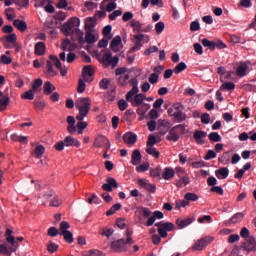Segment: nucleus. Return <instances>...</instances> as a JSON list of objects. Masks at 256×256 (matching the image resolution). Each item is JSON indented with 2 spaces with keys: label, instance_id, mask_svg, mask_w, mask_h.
I'll return each instance as SVG.
<instances>
[{
  "label": "nucleus",
  "instance_id": "nucleus-47",
  "mask_svg": "<svg viewBox=\"0 0 256 256\" xmlns=\"http://www.w3.org/2000/svg\"><path fill=\"white\" fill-rule=\"evenodd\" d=\"M61 233V228L57 229V227H50L48 229V236L49 237H57V235H60Z\"/></svg>",
  "mask_w": 256,
  "mask_h": 256
},
{
  "label": "nucleus",
  "instance_id": "nucleus-14",
  "mask_svg": "<svg viewBox=\"0 0 256 256\" xmlns=\"http://www.w3.org/2000/svg\"><path fill=\"white\" fill-rule=\"evenodd\" d=\"M177 123H183V121L187 120V114L183 112L181 109V105L178 104L176 111L174 112V116H172Z\"/></svg>",
  "mask_w": 256,
  "mask_h": 256
},
{
  "label": "nucleus",
  "instance_id": "nucleus-60",
  "mask_svg": "<svg viewBox=\"0 0 256 256\" xmlns=\"http://www.w3.org/2000/svg\"><path fill=\"white\" fill-rule=\"evenodd\" d=\"M34 153L37 155V157H41L43 153H45V147L43 145L37 146L34 150Z\"/></svg>",
  "mask_w": 256,
  "mask_h": 256
},
{
  "label": "nucleus",
  "instance_id": "nucleus-48",
  "mask_svg": "<svg viewBox=\"0 0 256 256\" xmlns=\"http://www.w3.org/2000/svg\"><path fill=\"white\" fill-rule=\"evenodd\" d=\"M155 31H156V33H158V35H161V33H163V31H165V22L160 21V22L156 23Z\"/></svg>",
  "mask_w": 256,
  "mask_h": 256
},
{
  "label": "nucleus",
  "instance_id": "nucleus-55",
  "mask_svg": "<svg viewBox=\"0 0 256 256\" xmlns=\"http://www.w3.org/2000/svg\"><path fill=\"white\" fill-rule=\"evenodd\" d=\"M200 119L201 123L204 125H209V123H211V115H209V113H203Z\"/></svg>",
  "mask_w": 256,
  "mask_h": 256
},
{
  "label": "nucleus",
  "instance_id": "nucleus-63",
  "mask_svg": "<svg viewBox=\"0 0 256 256\" xmlns=\"http://www.w3.org/2000/svg\"><path fill=\"white\" fill-rule=\"evenodd\" d=\"M122 20L127 23V21H133V12H125L122 16Z\"/></svg>",
  "mask_w": 256,
  "mask_h": 256
},
{
  "label": "nucleus",
  "instance_id": "nucleus-11",
  "mask_svg": "<svg viewBox=\"0 0 256 256\" xmlns=\"http://www.w3.org/2000/svg\"><path fill=\"white\" fill-rule=\"evenodd\" d=\"M111 248L116 253H122L123 251H127V243L125 242V239H119L112 242Z\"/></svg>",
  "mask_w": 256,
  "mask_h": 256
},
{
  "label": "nucleus",
  "instance_id": "nucleus-36",
  "mask_svg": "<svg viewBox=\"0 0 256 256\" xmlns=\"http://www.w3.org/2000/svg\"><path fill=\"white\" fill-rule=\"evenodd\" d=\"M47 251L48 253H51V254L57 253V251H59V245H57L53 241H49L47 244Z\"/></svg>",
  "mask_w": 256,
  "mask_h": 256
},
{
  "label": "nucleus",
  "instance_id": "nucleus-2",
  "mask_svg": "<svg viewBox=\"0 0 256 256\" xmlns=\"http://www.w3.org/2000/svg\"><path fill=\"white\" fill-rule=\"evenodd\" d=\"M75 107L79 111L76 116V121H83V119L89 115V111H91V98H78L75 102Z\"/></svg>",
  "mask_w": 256,
  "mask_h": 256
},
{
  "label": "nucleus",
  "instance_id": "nucleus-27",
  "mask_svg": "<svg viewBox=\"0 0 256 256\" xmlns=\"http://www.w3.org/2000/svg\"><path fill=\"white\" fill-rule=\"evenodd\" d=\"M97 41H99V36H95L93 31H86L85 42L88 43V45L97 43Z\"/></svg>",
  "mask_w": 256,
  "mask_h": 256
},
{
  "label": "nucleus",
  "instance_id": "nucleus-38",
  "mask_svg": "<svg viewBox=\"0 0 256 256\" xmlns=\"http://www.w3.org/2000/svg\"><path fill=\"white\" fill-rule=\"evenodd\" d=\"M35 93L33 89H30L26 92H24L21 97L22 99H27L28 101H33L35 99Z\"/></svg>",
  "mask_w": 256,
  "mask_h": 256
},
{
  "label": "nucleus",
  "instance_id": "nucleus-20",
  "mask_svg": "<svg viewBox=\"0 0 256 256\" xmlns=\"http://www.w3.org/2000/svg\"><path fill=\"white\" fill-rule=\"evenodd\" d=\"M97 26V19L95 17H88L85 19V31H93Z\"/></svg>",
  "mask_w": 256,
  "mask_h": 256
},
{
  "label": "nucleus",
  "instance_id": "nucleus-42",
  "mask_svg": "<svg viewBox=\"0 0 256 256\" xmlns=\"http://www.w3.org/2000/svg\"><path fill=\"white\" fill-rule=\"evenodd\" d=\"M220 89L222 91H234L235 90V83L233 82H226L221 85Z\"/></svg>",
  "mask_w": 256,
  "mask_h": 256
},
{
  "label": "nucleus",
  "instance_id": "nucleus-4",
  "mask_svg": "<svg viewBox=\"0 0 256 256\" xmlns=\"http://www.w3.org/2000/svg\"><path fill=\"white\" fill-rule=\"evenodd\" d=\"M19 249V243L15 240V237L7 238V245H0V253L1 255L11 256V254L15 253Z\"/></svg>",
  "mask_w": 256,
  "mask_h": 256
},
{
  "label": "nucleus",
  "instance_id": "nucleus-32",
  "mask_svg": "<svg viewBox=\"0 0 256 256\" xmlns=\"http://www.w3.org/2000/svg\"><path fill=\"white\" fill-rule=\"evenodd\" d=\"M55 89V85H53L51 82L48 81L44 83V95H51Z\"/></svg>",
  "mask_w": 256,
  "mask_h": 256
},
{
  "label": "nucleus",
  "instance_id": "nucleus-21",
  "mask_svg": "<svg viewBox=\"0 0 256 256\" xmlns=\"http://www.w3.org/2000/svg\"><path fill=\"white\" fill-rule=\"evenodd\" d=\"M95 73L93 72V67L91 65H87L82 70V76L84 77L85 81H93L92 79H89L90 77H93Z\"/></svg>",
  "mask_w": 256,
  "mask_h": 256
},
{
  "label": "nucleus",
  "instance_id": "nucleus-50",
  "mask_svg": "<svg viewBox=\"0 0 256 256\" xmlns=\"http://www.w3.org/2000/svg\"><path fill=\"white\" fill-rule=\"evenodd\" d=\"M174 129L178 132V135H179V133L181 135H185V133H187V125H185V124L176 125V126H174Z\"/></svg>",
  "mask_w": 256,
  "mask_h": 256
},
{
  "label": "nucleus",
  "instance_id": "nucleus-59",
  "mask_svg": "<svg viewBox=\"0 0 256 256\" xmlns=\"http://www.w3.org/2000/svg\"><path fill=\"white\" fill-rule=\"evenodd\" d=\"M130 76L129 74H125L124 76H120L118 81L120 85H127L129 83Z\"/></svg>",
  "mask_w": 256,
  "mask_h": 256
},
{
  "label": "nucleus",
  "instance_id": "nucleus-10",
  "mask_svg": "<svg viewBox=\"0 0 256 256\" xmlns=\"http://www.w3.org/2000/svg\"><path fill=\"white\" fill-rule=\"evenodd\" d=\"M119 187V184L117 183V180L113 177H108L106 179V183L102 185L103 191H107L108 193H111L114 189H117Z\"/></svg>",
  "mask_w": 256,
  "mask_h": 256
},
{
  "label": "nucleus",
  "instance_id": "nucleus-64",
  "mask_svg": "<svg viewBox=\"0 0 256 256\" xmlns=\"http://www.w3.org/2000/svg\"><path fill=\"white\" fill-rule=\"evenodd\" d=\"M242 88L244 89V91H256L255 84H244Z\"/></svg>",
  "mask_w": 256,
  "mask_h": 256
},
{
  "label": "nucleus",
  "instance_id": "nucleus-39",
  "mask_svg": "<svg viewBox=\"0 0 256 256\" xmlns=\"http://www.w3.org/2000/svg\"><path fill=\"white\" fill-rule=\"evenodd\" d=\"M119 209H121V203H116V204H114V205L106 212L107 217H110V215H115V213H117V211H119Z\"/></svg>",
  "mask_w": 256,
  "mask_h": 256
},
{
  "label": "nucleus",
  "instance_id": "nucleus-13",
  "mask_svg": "<svg viewBox=\"0 0 256 256\" xmlns=\"http://www.w3.org/2000/svg\"><path fill=\"white\" fill-rule=\"evenodd\" d=\"M123 141L126 145L131 147L137 143V134L133 132H127L123 135Z\"/></svg>",
  "mask_w": 256,
  "mask_h": 256
},
{
  "label": "nucleus",
  "instance_id": "nucleus-57",
  "mask_svg": "<svg viewBox=\"0 0 256 256\" xmlns=\"http://www.w3.org/2000/svg\"><path fill=\"white\" fill-rule=\"evenodd\" d=\"M43 85V80L41 78H38L34 81L33 85H32V90L34 92L37 91V89H39L40 87H42Z\"/></svg>",
  "mask_w": 256,
  "mask_h": 256
},
{
  "label": "nucleus",
  "instance_id": "nucleus-41",
  "mask_svg": "<svg viewBox=\"0 0 256 256\" xmlns=\"http://www.w3.org/2000/svg\"><path fill=\"white\" fill-rule=\"evenodd\" d=\"M208 138L212 143H219L221 142V135H219L217 132H211L208 135Z\"/></svg>",
  "mask_w": 256,
  "mask_h": 256
},
{
  "label": "nucleus",
  "instance_id": "nucleus-17",
  "mask_svg": "<svg viewBox=\"0 0 256 256\" xmlns=\"http://www.w3.org/2000/svg\"><path fill=\"white\" fill-rule=\"evenodd\" d=\"M109 143H111L109 138L105 137L104 135H99L94 141V147H97V149L105 147V145H108L109 147Z\"/></svg>",
  "mask_w": 256,
  "mask_h": 256
},
{
  "label": "nucleus",
  "instance_id": "nucleus-16",
  "mask_svg": "<svg viewBox=\"0 0 256 256\" xmlns=\"http://www.w3.org/2000/svg\"><path fill=\"white\" fill-rule=\"evenodd\" d=\"M147 99V96L145 94H138L136 93L134 99L131 97V101H128V103H132L133 107H139L143 105V102Z\"/></svg>",
  "mask_w": 256,
  "mask_h": 256
},
{
  "label": "nucleus",
  "instance_id": "nucleus-51",
  "mask_svg": "<svg viewBox=\"0 0 256 256\" xmlns=\"http://www.w3.org/2000/svg\"><path fill=\"white\" fill-rule=\"evenodd\" d=\"M85 256H105V254L101 252V250L92 249V250H88L85 253Z\"/></svg>",
  "mask_w": 256,
  "mask_h": 256
},
{
  "label": "nucleus",
  "instance_id": "nucleus-37",
  "mask_svg": "<svg viewBox=\"0 0 256 256\" xmlns=\"http://www.w3.org/2000/svg\"><path fill=\"white\" fill-rule=\"evenodd\" d=\"M184 199L188 201V203L199 201V196L193 192H188L184 195Z\"/></svg>",
  "mask_w": 256,
  "mask_h": 256
},
{
  "label": "nucleus",
  "instance_id": "nucleus-25",
  "mask_svg": "<svg viewBox=\"0 0 256 256\" xmlns=\"http://www.w3.org/2000/svg\"><path fill=\"white\" fill-rule=\"evenodd\" d=\"M217 179H227L229 177V168L222 167L215 171Z\"/></svg>",
  "mask_w": 256,
  "mask_h": 256
},
{
  "label": "nucleus",
  "instance_id": "nucleus-7",
  "mask_svg": "<svg viewBox=\"0 0 256 256\" xmlns=\"http://www.w3.org/2000/svg\"><path fill=\"white\" fill-rule=\"evenodd\" d=\"M100 63L104 65V67H109L110 65L115 68L119 64V56H114L111 52H106L103 54L102 59L99 60Z\"/></svg>",
  "mask_w": 256,
  "mask_h": 256
},
{
  "label": "nucleus",
  "instance_id": "nucleus-30",
  "mask_svg": "<svg viewBox=\"0 0 256 256\" xmlns=\"http://www.w3.org/2000/svg\"><path fill=\"white\" fill-rule=\"evenodd\" d=\"M141 159V151H139L138 149L134 150L131 158L132 165H139V163H141Z\"/></svg>",
  "mask_w": 256,
  "mask_h": 256
},
{
  "label": "nucleus",
  "instance_id": "nucleus-53",
  "mask_svg": "<svg viewBox=\"0 0 256 256\" xmlns=\"http://www.w3.org/2000/svg\"><path fill=\"white\" fill-rule=\"evenodd\" d=\"M86 87H87V85L85 84V80L80 78L79 81H78L77 92L78 93H85Z\"/></svg>",
  "mask_w": 256,
  "mask_h": 256
},
{
  "label": "nucleus",
  "instance_id": "nucleus-35",
  "mask_svg": "<svg viewBox=\"0 0 256 256\" xmlns=\"http://www.w3.org/2000/svg\"><path fill=\"white\" fill-rule=\"evenodd\" d=\"M243 217H245V214H243V212H238L231 217L230 223H241V221H243Z\"/></svg>",
  "mask_w": 256,
  "mask_h": 256
},
{
  "label": "nucleus",
  "instance_id": "nucleus-9",
  "mask_svg": "<svg viewBox=\"0 0 256 256\" xmlns=\"http://www.w3.org/2000/svg\"><path fill=\"white\" fill-rule=\"evenodd\" d=\"M132 89L126 94V101H131V97H135L139 93V80L137 78L130 80Z\"/></svg>",
  "mask_w": 256,
  "mask_h": 256
},
{
  "label": "nucleus",
  "instance_id": "nucleus-24",
  "mask_svg": "<svg viewBox=\"0 0 256 256\" xmlns=\"http://www.w3.org/2000/svg\"><path fill=\"white\" fill-rule=\"evenodd\" d=\"M247 63L241 62L240 65L236 68V75L237 77L243 78L247 75Z\"/></svg>",
  "mask_w": 256,
  "mask_h": 256
},
{
  "label": "nucleus",
  "instance_id": "nucleus-29",
  "mask_svg": "<svg viewBox=\"0 0 256 256\" xmlns=\"http://www.w3.org/2000/svg\"><path fill=\"white\" fill-rule=\"evenodd\" d=\"M45 50H46L45 42H38L34 46L35 54L38 56L45 55Z\"/></svg>",
  "mask_w": 256,
  "mask_h": 256
},
{
  "label": "nucleus",
  "instance_id": "nucleus-15",
  "mask_svg": "<svg viewBox=\"0 0 256 256\" xmlns=\"http://www.w3.org/2000/svg\"><path fill=\"white\" fill-rule=\"evenodd\" d=\"M193 137L198 145H205V137H207V132L202 130H195Z\"/></svg>",
  "mask_w": 256,
  "mask_h": 256
},
{
  "label": "nucleus",
  "instance_id": "nucleus-43",
  "mask_svg": "<svg viewBox=\"0 0 256 256\" xmlns=\"http://www.w3.org/2000/svg\"><path fill=\"white\" fill-rule=\"evenodd\" d=\"M9 101V96H3V98L0 99V111H5L7 105H9Z\"/></svg>",
  "mask_w": 256,
  "mask_h": 256
},
{
  "label": "nucleus",
  "instance_id": "nucleus-18",
  "mask_svg": "<svg viewBox=\"0 0 256 256\" xmlns=\"http://www.w3.org/2000/svg\"><path fill=\"white\" fill-rule=\"evenodd\" d=\"M121 36H116L113 38V40L110 43V49L114 51V53H119L121 51Z\"/></svg>",
  "mask_w": 256,
  "mask_h": 256
},
{
  "label": "nucleus",
  "instance_id": "nucleus-5",
  "mask_svg": "<svg viewBox=\"0 0 256 256\" xmlns=\"http://www.w3.org/2000/svg\"><path fill=\"white\" fill-rule=\"evenodd\" d=\"M53 65H55L56 69L63 67L61 60H59L56 55L51 54L49 60L46 61L47 75H49V77L57 76V72L55 68H53Z\"/></svg>",
  "mask_w": 256,
  "mask_h": 256
},
{
  "label": "nucleus",
  "instance_id": "nucleus-49",
  "mask_svg": "<svg viewBox=\"0 0 256 256\" xmlns=\"http://www.w3.org/2000/svg\"><path fill=\"white\" fill-rule=\"evenodd\" d=\"M220 163L227 164L231 161V154L229 152H224L222 156L219 158Z\"/></svg>",
  "mask_w": 256,
  "mask_h": 256
},
{
  "label": "nucleus",
  "instance_id": "nucleus-31",
  "mask_svg": "<svg viewBox=\"0 0 256 256\" xmlns=\"http://www.w3.org/2000/svg\"><path fill=\"white\" fill-rule=\"evenodd\" d=\"M14 27H17L19 31H27V23L23 20L16 19L13 22Z\"/></svg>",
  "mask_w": 256,
  "mask_h": 256
},
{
  "label": "nucleus",
  "instance_id": "nucleus-28",
  "mask_svg": "<svg viewBox=\"0 0 256 256\" xmlns=\"http://www.w3.org/2000/svg\"><path fill=\"white\" fill-rule=\"evenodd\" d=\"M167 141H174V143H177V141H179V132L175 129V127H173L167 137H166Z\"/></svg>",
  "mask_w": 256,
  "mask_h": 256
},
{
  "label": "nucleus",
  "instance_id": "nucleus-46",
  "mask_svg": "<svg viewBox=\"0 0 256 256\" xmlns=\"http://www.w3.org/2000/svg\"><path fill=\"white\" fill-rule=\"evenodd\" d=\"M111 31H112V27L111 25H107L103 28V35L106 39H111L113 37V35H111Z\"/></svg>",
  "mask_w": 256,
  "mask_h": 256
},
{
  "label": "nucleus",
  "instance_id": "nucleus-8",
  "mask_svg": "<svg viewBox=\"0 0 256 256\" xmlns=\"http://www.w3.org/2000/svg\"><path fill=\"white\" fill-rule=\"evenodd\" d=\"M215 238L212 236H205L201 238L200 240H197L194 245L192 246L193 251H203L207 245H210V243H213Z\"/></svg>",
  "mask_w": 256,
  "mask_h": 256
},
{
  "label": "nucleus",
  "instance_id": "nucleus-12",
  "mask_svg": "<svg viewBox=\"0 0 256 256\" xmlns=\"http://www.w3.org/2000/svg\"><path fill=\"white\" fill-rule=\"evenodd\" d=\"M192 223H195V217L177 218L176 220V225L179 229H185V227H189Z\"/></svg>",
  "mask_w": 256,
  "mask_h": 256
},
{
  "label": "nucleus",
  "instance_id": "nucleus-26",
  "mask_svg": "<svg viewBox=\"0 0 256 256\" xmlns=\"http://www.w3.org/2000/svg\"><path fill=\"white\" fill-rule=\"evenodd\" d=\"M173 177H175V170L171 167L164 168L162 178H164L165 181H170Z\"/></svg>",
  "mask_w": 256,
  "mask_h": 256
},
{
  "label": "nucleus",
  "instance_id": "nucleus-44",
  "mask_svg": "<svg viewBox=\"0 0 256 256\" xmlns=\"http://www.w3.org/2000/svg\"><path fill=\"white\" fill-rule=\"evenodd\" d=\"M146 153H148V155H152V157H156V159H158V157H160L161 153H159V151H157V148L155 147H148L146 149Z\"/></svg>",
  "mask_w": 256,
  "mask_h": 256
},
{
  "label": "nucleus",
  "instance_id": "nucleus-33",
  "mask_svg": "<svg viewBox=\"0 0 256 256\" xmlns=\"http://www.w3.org/2000/svg\"><path fill=\"white\" fill-rule=\"evenodd\" d=\"M203 47H207L210 51H215V41H211L207 38L201 40Z\"/></svg>",
  "mask_w": 256,
  "mask_h": 256
},
{
  "label": "nucleus",
  "instance_id": "nucleus-22",
  "mask_svg": "<svg viewBox=\"0 0 256 256\" xmlns=\"http://www.w3.org/2000/svg\"><path fill=\"white\" fill-rule=\"evenodd\" d=\"M65 147H81V142L79 140H75L73 136H67L64 139Z\"/></svg>",
  "mask_w": 256,
  "mask_h": 256
},
{
  "label": "nucleus",
  "instance_id": "nucleus-23",
  "mask_svg": "<svg viewBox=\"0 0 256 256\" xmlns=\"http://www.w3.org/2000/svg\"><path fill=\"white\" fill-rule=\"evenodd\" d=\"M244 249L246 251H256V240L253 237H249L244 243Z\"/></svg>",
  "mask_w": 256,
  "mask_h": 256
},
{
  "label": "nucleus",
  "instance_id": "nucleus-52",
  "mask_svg": "<svg viewBox=\"0 0 256 256\" xmlns=\"http://www.w3.org/2000/svg\"><path fill=\"white\" fill-rule=\"evenodd\" d=\"M74 26L71 25L70 21L68 20L66 23L62 26V31H64L67 35L73 31Z\"/></svg>",
  "mask_w": 256,
  "mask_h": 256
},
{
  "label": "nucleus",
  "instance_id": "nucleus-61",
  "mask_svg": "<svg viewBox=\"0 0 256 256\" xmlns=\"http://www.w3.org/2000/svg\"><path fill=\"white\" fill-rule=\"evenodd\" d=\"M118 107L120 111H125V109L129 107V104L127 103V101H125V99H121L118 101Z\"/></svg>",
  "mask_w": 256,
  "mask_h": 256
},
{
  "label": "nucleus",
  "instance_id": "nucleus-34",
  "mask_svg": "<svg viewBox=\"0 0 256 256\" xmlns=\"http://www.w3.org/2000/svg\"><path fill=\"white\" fill-rule=\"evenodd\" d=\"M149 109H151V104L144 103L143 105L138 107L137 113L143 117L144 115H146Z\"/></svg>",
  "mask_w": 256,
  "mask_h": 256
},
{
  "label": "nucleus",
  "instance_id": "nucleus-40",
  "mask_svg": "<svg viewBox=\"0 0 256 256\" xmlns=\"http://www.w3.org/2000/svg\"><path fill=\"white\" fill-rule=\"evenodd\" d=\"M185 69H187V64H185V62H180L174 68V73L176 75H179V73H183V71H185Z\"/></svg>",
  "mask_w": 256,
  "mask_h": 256
},
{
  "label": "nucleus",
  "instance_id": "nucleus-45",
  "mask_svg": "<svg viewBox=\"0 0 256 256\" xmlns=\"http://www.w3.org/2000/svg\"><path fill=\"white\" fill-rule=\"evenodd\" d=\"M150 175L153 179H161V168L157 167L155 169L150 170Z\"/></svg>",
  "mask_w": 256,
  "mask_h": 256
},
{
  "label": "nucleus",
  "instance_id": "nucleus-6",
  "mask_svg": "<svg viewBox=\"0 0 256 256\" xmlns=\"http://www.w3.org/2000/svg\"><path fill=\"white\" fill-rule=\"evenodd\" d=\"M68 229H71V225L69 224V222L67 221H62L60 223V235L63 236L64 241H66V243H73L74 239H73V234L71 233V231H68Z\"/></svg>",
  "mask_w": 256,
  "mask_h": 256
},
{
  "label": "nucleus",
  "instance_id": "nucleus-19",
  "mask_svg": "<svg viewBox=\"0 0 256 256\" xmlns=\"http://www.w3.org/2000/svg\"><path fill=\"white\" fill-rule=\"evenodd\" d=\"M1 43H3L4 47H8L7 43H12V45H15L17 43V34H10L6 35L0 38Z\"/></svg>",
  "mask_w": 256,
  "mask_h": 256
},
{
  "label": "nucleus",
  "instance_id": "nucleus-3",
  "mask_svg": "<svg viewBox=\"0 0 256 256\" xmlns=\"http://www.w3.org/2000/svg\"><path fill=\"white\" fill-rule=\"evenodd\" d=\"M155 227H158L159 235L155 234L152 236V243L154 245H159L161 243V237L165 239L167 237V232L173 231L175 229V224L171 222H157Z\"/></svg>",
  "mask_w": 256,
  "mask_h": 256
},
{
  "label": "nucleus",
  "instance_id": "nucleus-56",
  "mask_svg": "<svg viewBox=\"0 0 256 256\" xmlns=\"http://www.w3.org/2000/svg\"><path fill=\"white\" fill-rule=\"evenodd\" d=\"M157 144V137L155 135L151 134L147 141V147H153Z\"/></svg>",
  "mask_w": 256,
  "mask_h": 256
},
{
  "label": "nucleus",
  "instance_id": "nucleus-58",
  "mask_svg": "<svg viewBox=\"0 0 256 256\" xmlns=\"http://www.w3.org/2000/svg\"><path fill=\"white\" fill-rule=\"evenodd\" d=\"M217 157V152L214 150H208L207 154L205 155V161H210V159H215Z\"/></svg>",
  "mask_w": 256,
  "mask_h": 256
},
{
  "label": "nucleus",
  "instance_id": "nucleus-54",
  "mask_svg": "<svg viewBox=\"0 0 256 256\" xmlns=\"http://www.w3.org/2000/svg\"><path fill=\"white\" fill-rule=\"evenodd\" d=\"M185 207H189V202L187 199L184 198L183 200L176 201V209H181Z\"/></svg>",
  "mask_w": 256,
  "mask_h": 256
},
{
  "label": "nucleus",
  "instance_id": "nucleus-62",
  "mask_svg": "<svg viewBox=\"0 0 256 256\" xmlns=\"http://www.w3.org/2000/svg\"><path fill=\"white\" fill-rule=\"evenodd\" d=\"M63 201L59 197H54L50 202V207H59Z\"/></svg>",
  "mask_w": 256,
  "mask_h": 256
},
{
  "label": "nucleus",
  "instance_id": "nucleus-1",
  "mask_svg": "<svg viewBox=\"0 0 256 256\" xmlns=\"http://www.w3.org/2000/svg\"><path fill=\"white\" fill-rule=\"evenodd\" d=\"M130 27H132L134 33H137L134 35L135 39V45L131 48V52L135 53V51H139L141 47H143V40L146 39V43H149V35H145L142 33L143 31V25L141 22L133 19L130 21Z\"/></svg>",
  "mask_w": 256,
  "mask_h": 256
}]
</instances>
